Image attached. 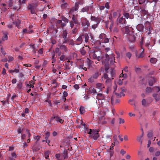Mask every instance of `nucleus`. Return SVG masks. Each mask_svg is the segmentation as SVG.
Returning a JSON list of instances; mask_svg holds the SVG:
<instances>
[{
	"mask_svg": "<svg viewBox=\"0 0 160 160\" xmlns=\"http://www.w3.org/2000/svg\"><path fill=\"white\" fill-rule=\"evenodd\" d=\"M50 132H48L45 133V141H47L48 140V138L50 136Z\"/></svg>",
	"mask_w": 160,
	"mask_h": 160,
	"instance_id": "nucleus-27",
	"label": "nucleus"
},
{
	"mask_svg": "<svg viewBox=\"0 0 160 160\" xmlns=\"http://www.w3.org/2000/svg\"><path fill=\"white\" fill-rule=\"evenodd\" d=\"M160 155V151H157L155 153V155L156 156H158Z\"/></svg>",
	"mask_w": 160,
	"mask_h": 160,
	"instance_id": "nucleus-63",
	"label": "nucleus"
},
{
	"mask_svg": "<svg viewBox=\"0 0 160 160\" xmlns=\"http://www.w3.org/2000/svg\"><path fill=\"white\" fill-rule=\"evenodd\" d=\"M60 118L57 116H54L53 117H52L51 118V120H50V122L51 123H52L53 120V119H55V120H56V121L57 122H58L59 119Z\"/></svg>",
	"mask_w": 160,
	"mask_h": 160,
	"instance_id": "nucleus-15",
	"label": "nucleus"
},
{
	"mask_svg": "<svg viewBox=\"0 0 160 160\" xmlns=\"http://www.w3.org/2000/svg\"><path fill=\"white\" fill-rule=\"evenodd\" d=\"M157 61V59L155 58H152L150 60V62H151L153 64L155 63Z\"/></svg>",
	"mask_w": 160,
	"mask_h": 160,
	"instance_id": "nucleus-29",
	"label": "nucleus"
},
{
	"mask_svg": "<svg viewBox=\"0 0 160 160\" xmlns=\"http://www.w3.org/2000/svg\"><path fill=\"white\" fill-rule=\"evenodd\" d=\"M98 53L100 54L99 52H96L95 53H92L90 54L89 55L92 58L94 59H97L98 61H100L102 58L100 56H98Z\"/></svg>",
	"mask_w": 160,
	"mask_h": 160,
	"instance_id": "nucleus-4",
	"label": "nucleus"
},
{
	"mask_svg": "<svg viewBox=\"0 0 160 160\" xmlns=\"http://www.w3.org/2000/svg\"><path fill=\"white\" fill-rule=\"evenodd\" d=\"M11 155L12 157L14 158H16L17 157V155L16 154L15 152H13L11 154Z\"/></svg>",
	"mask_w": 160,
	"mask_h": 160,
	"instance_id": "nucleus-56",
	"label": "nucleus"
},
{
	"mask_svg": "<svg viewBox=\"0 0 160 160\" xmlns=\"http://www.w3.org/2000/svg\"><path fill=\"white\" fill-rule=\"evenodd\" d=\"M152 91V89L151 88L147 87L146 89V92H151Z\"/></svg>",
	"mask_w": 160,
	"mask_h": 160,
	"instance_id": "nucleus-42",
	"label": "nucleus"
},
{
	"mask_svg": "<svg viewBox=\"0 0 160 160\" xmlns=\"http://www.w3.org/2000/svg\"><path fill=\"white\" fill-rule=\"evenodd\" d=\"M119 119L120 120L119 122V124H121L122 123H124L125 121L124 119H122L121 118H119Z\"/></svg>",
	"mask_w": 160,
	"mask_h": 160,
	"instance_id": "nucleus-43",
	"label": "nucleus"
},
{
	"mask_svg": "<svg viewBox=\"0 0 160 160\" xmlns=\"http://www.w3.org/2000/svg\"><path fill=\"white\" fill-rule=\"evenodd\" d=\"M153 136V132L152 131H150L147 134V136L148 138H150L152 137Z\"/></svg>",
	"mask_w": 160,
	"mask_h": 160,
	"instance_id": "nucleus-33",
	"label": "nucleus"
},
{
	"mask_svg": "<svg viewBox=\"0 0 160 160\" xmlns=\"http://www.w3.org/2000/svg\"><path fill=\"white\" fill-rule=\"evenodd\" d=\"M97 98L98 99H104V96L102 93H99L97 94Z\"/></svg>",
	"mask_w": 160,
	"mask_h": 160,
	"instance_id": "nucleus-14",
	"label": "nucleus"
},
{
	"mask_svg": "<svg viewBox=\"0 0 160 160\" xmlns=\"http://www.w3.org/2000/svg\"><path fill=\"white\" fill-rule=\"evenodd\" d=\"M87 132L90 136L94 140H96L99 136L98 133V131L89 129L88 130Z\"/></svg>",
	"mask_w": 160,
	"mask_h": 160,
	"instance_id": "nucleus-1",
	"label": "nucleus"
},
{
	"mask_svg": "<svg viewBox=\"0 0 160 160\" xmlns=\"http://www.w3.org/2000/svg\"><path fill=\"white\" fill-rule=\"evenodd\" d=\"M135 101H128V103L133 106L134 107V103Z\"/></svg>",
	"mask_w": 160,
	"mask_h": 160,
	"instance_id": "nucleus-32",
	"label": "nucleus"
},
{
	"mask_svg": "<svg viewBox=\"0 0 160 160\" xmlns=\"http://www.w3.org/2000/svg\"><path fill=\"white\" fill-rule=\"evenodd\" d=\"M92 9V7L89 6H86L82 8L81 11L82 12H87L89 10H91Z\"/></svg>",
	"mask_w": 160,
	"mask_h": 160,
	"instance_id": "nucleus-11",
	"label": "nucleus"
},
{
	"mask_svg": "<svg viewBox=\"0 0 160 160\" xmlns=\"http://www.w3.org/2000/svg\"><path fill=\"white\" fill-rule=\"evenodd\" d=\"M117 136L116 135H114L113 136L114 142H116V144H118V142L117 140Z\"/></svg>",
	"mask_w": 160,
	"mask_h": 160,
	"instance_id": "nucleus-31",
	"label": "nucleus"
},
{
	"mask_svg": "<svg viewBox=\"0 0 160 160\" xmlns=\"http://www.w3.org/2000/svg\"><path fill=\"white\" fill-rule=\"evenodd\" d=\"M106 59L104 61L102 62V64H104V65L107 66L108 65V63L109 60V56L108 55H106Z\"/></svg>",
	"mask_w": 160,
	"mask_h": 160,
	"instance_id": "nucleus-10",
	"label": "nucleus"
},
{
	"mask_svg": "<svg viewBox=\"0 0 160 160\" xmlns=\"http://www.w3.org/2000/svg\"><path fill=\"white\" fill-rule=\"evenodd\" d=\"M123 20V18H121L119 19L118 20V22L121 23L122 22Z\"/></svg>",
	"mask_w": 160,
	"mask_h": 160,
	"instance_id": "nucleus-64",
	"label": "nucleus"
},
{
	"mask_svg": "<svg viewBox=\"0 0 160 160\" xmlns=\"http://www.w3.org/2000/svg\"><path fill=\"white\" fill-rule=\"evenodd\" d=\"M32 32V31H28L27 29H24L22 31V33L23 34L24 33H31Z\"/></svg>",
	"mask_w": 160,
	"mask_h": 160,
	"instance_id": "nucleus-28",
	"label": "nucleus"
},
{
	"mask_svg": "<svg viewBox=\"0 0 160 160\" xmlns=\"http://www.w3.org/2000/svg\"><path fill=\"white\" fill-rule=\"evenodd\" d=\"M67 34V32L66 31H63V38H66Z\"/></svg>",
	"mask_w": 160,
	"mask_h": 160,
	"instance_id": "nucleus-58",
	"label": "nucleus"
},
{
	"mask_svg": "<svg viewBox=\"0 0 160 160\" xmlns=\"http://www.w3.org/2000/svg\"><path fill=\"white\" fill-rule=\"evenodd\" d=\"M144 49L143 48H142L139 51V53H140V54L139 56V57H142L143 55V52H144Z\"/></svg>",
	"mask_w": 160,
	"mask_h": 160,
	"instance_id": "nucleus-26",
	"label": "nucleus"
},
{
	"mask_svg": "<svg viewBox=\"0 0 160 160\" xmlns=\"http://www.w3.org/2000/svg\"><path fill=\"white\" fill-rule=\"evenodd\" d=\"M126 57L128 58L129 59H130L131 56L132 54L130 52H128L126 54Z\"/></svg>",
	"mask_w": 160,
	"mask_h": 160,
	"instance_id": "nucleus-40",
	"label": "nucleus"
},
{
	"mask_svg": "<svg viewBox=\"0 0 160 160\" xmlns=\"http://www.w3.org/2000/svg\"><path fill=\"white\" fill-rule=\"evenodd\" d=\"M123 80V79H119L118 80V84L119 85H121L122 84V81Z\"/></svg>",
	"mask_w": 160,
	"mask_h": 160,
	"instance_id": "nucleus-57",
	"label": "nucleus"
},
{
	"mask_svg": "<svg viewBox=\"0 0 160 160\" xmlns=\"http://www.w3.org/2000/svg\"><path fill=\"white\" fill-rule=\"evenodd\" d=\"M83 36L82 35V36H79L78 38L76 40V43L77 45H79L82 42V37Z\"/></svg>",
	"mask_w": 160,
	"mask_h": 160,
	"instance_id": "nucleus-12",
	"label": "nucleus"
},
{
	"mask_svg": "<svg viewBox=\"0 0 160 160\" xmlns=\"http://www.w3.org/2000/svg\"><path fill=\"white\" fill-rule=\"evenodd\" d=\"M153 90L157 92L156 93H154L153 94L152 96L156 100L160 99V89L158 87H155L153 88Z\"/></svg>",
	"mask_w": 160,
	"mask_h": 160,
	"instance_id": "nucleus-3",
	"label": "nucleus"
},
{
	"mask_svg": "<svg viewBox=\"0 0 160 160\" xmlns=\"http://www.w3.org/2000/svg\"><path fill=\"white\" fill-rule=\"evenodd\" d=\"M81 53L82 55H84L86 53V52L84 50L82 49L81 50Z\"/></svg>",
	"mask_w": 160,
	"mask_h": 160,
	"instance_id": "nucleus-60",
	"label": "nucleus"
},
{
	"mask_svg": "<svg viewBox=\"0 0 160 160\" xmlns=\"http://www.w3.org/2000/svg\"><path fill=\"white\" fill-rule=\"evenodd\" d=\"M96 87L97 88L99 89L100 90H102L105 88L104 85L101 83H97L96 84Z\"/></svg>",
	"mask_w": 160,
	"mask_h": 160,
	"instance_id": "nucleus-8",
	"label": "nucleus"
},
{
	"mask_svg": "<svg viewBox=\"0 0 160 160\" xmlns=\"http://www.w3.org/2000/svg\"><path fill=\"white\" fill-rule=\"evenodd\" d=\"M91 20L92 21H96L98 23H99L100 20L98 18H96L95 17L91 16Z\"/></svg>",
	"mask_w": 160,
	"mask_h": 160,
	"instance_id": "nucleus-18",
	"label": "nucleus"
},
{
	"mask_svg": "<svg viewBox=\"0 0 160 160\" xmlns=\"http://www.w3.org/2000/svg\"><path fill=\"white\" fill-rule=\"evenodd\" d=\"M59 49L58 48H57L55 49V52L56 53H58V55L60 56L61 55V52H59Z\"/></svg>",
	"mask_w": 160,
	"mask_h": 160,
	"instance_id": "nucleus-49",
	"label": "nucleus"
},
{
	"mask_svg": "<svg viewBox=\"0 0 160 160\" xmlns=\"http://www.w3.org/2000/svg\"><path fill=\"white\" fill-rule=\"evenodd\" d=\"M68 95V93L67 92H63V97L64 98L65 100H66V97H67Z\"/></svg>",
	"mask_w": 160,
	"mask_h": 160,
	"instance_id": "nucleus-52",
	"label": "nucleus"
},
{
	"mask_svg": "<svg viewBox=\"0 0 160 160\" xmlns=\"http://www.w3.org/2000/svg\"><path fill=\"white\" fill-rule=\"evenodd\" d=\"M8 33L7 32L4 33V36L2 37V40L3 41L7 40L8 39Z\"/></svg>",
	"mask_w": 160,
	"mask_h": 160,
	"instance_id": "nucleus-19",
	"label": "nucleus"
},
{
	"mask_svg": "<svg viewBox=\"0 0 160 160\" xmlns=\"http://www.w3.org/2000/svg\"><path fill=\"white\" fill-rule=\"evenodd\" d=\"M129 26H126V27H125V33L127 34H128L129 33V31H130V30L129 29V28H131V27H129Z\"/></svg>",
	"mask_w": 160,
	"mask_h": 160,
	"instance_id": "nucleus-17",
	"label": "nucleus"
},
{
	"mask_svg": "<svg viewBox=\"0 0 160 160\" xmlns=\"http://www.w3.org/2000/svg\"><path fill=\"white\" fill-rule=\"evenodd\" d=\"M111 104L112 105H114L116 103H119V101H111Z\"/></svg>",
	"mask_w": 160,
	"mask_h": 160,
	"instance_id": "nucleus-41",
	"label": "nucleus"
},
{
	"mask_svg": "<svg viewBox=\"0 0 160 160\" xmlns=\"http://www.w3.org/2000/svg\"><path fill=\"white\" fill-rule=\"evenodd\" d=\"M99 23H98V22H97V23L95 24H94L93 25H92V28L95 29L97 27V25Z\"/></svg>",
	"mask_w": 160,
	"mask_h": 160,
	"instance_id": "nucleus-47",
	"label": "nucleus"
},
{
	"mask_svg": "<svg viewBox=\"0 0 160 160\" xmlns=\"http://www.w3.org/2000/svg\"><path fill=\"white\" fill-rule=\"evenodd\" d=\"M100 101H101V107H106L109 105V101H96V103L98 104L100 103Z\"/></svg>",
	"mask_w": 160,
	"mask_h": 160,
	"instance_id": "nucleus-5",
	"label": "nucleus"
},
{
	"mask_svg": "<svg viewBox=\"0 0 160 160\" xmlns=\"http://www.w3.org/2000/svg\"><path fill=\"white\" fill-rule=\"evenodd\" d=\"M110 59V62L111 63L113 64V62H115V58L113 55L111 56Z\"/></svg>",
	"mask_w": 160,
	"mask_h": 160,
	"instance_id": "nucleus-25",
	"label": "nucleus"
},
{
	"mask_svg": "<svg viewBox=\"0 0 160 160\" xmlns=\"http://www.w3.org/2000/svg\"><path fill=\"white\" fill-rule=\"evenodd\" d=\"M141 103V102H139L138 101L135 102L134 106L135 109H136L137 107H138L140 105Z\"/></svg>",
	"mask_w": 160,
	"mask_h": 160,
	"instance_id": "nucleus-21",
	"label": "nucleus"
},
{
	"mask_svg": "<svg viewBox=\"0 0 160 160\" xmlns=\"http://www.w3.org/2000/svg\"><path fill=\"white\" fill-rule=\"evenodd\" d=\"M126 153V152L125 151H124L123 149H122L120 151V153L122 155H123Z\"/></svg>",
	"mask_w": 160,
	"mask_h": 160,
	"instance_id": "nucleus-54",
	"label": "nucleus"
},
{
	"mask_svg": "<svg viewBox=\"0 0 160 160\" xmlns=\"http://www.w3.org/2000/svg\"><path fill=\"white\" fill-rule=\"evenodd\" d=\"M9 62L12 61L13 60V58L12 56H9L8 57Z\"/></svg>",
	"mask_w": 160,
	"mask_h": 160,
	"instance_id": "nucleus-51",
	"label": "nucleus"
},
{
	"mask_svg": "<svg viewBox=\"0 0 160 160\" xmlns=\"http://www.w3.org/2000/svg\"><path fill=\"white\" fill-rule=\"evenodd\" d=\"M100 39L99 44L101 42L107 43L109 42V39L106 38V35L104 33H102L100 34L99 37Z\"/></svg>",
	"mask_w": 160,
	"mask_h": 160,
	"instance_id": "nucleus-2",
	"label": "nucleus"
},
{
	"mask_svg": "<svg viewBox=\"0 0 160 160\" xmlns=\"http://www.w3.org/2000/svg\"><path fill=\"white\" fill-rule=\"evenodd\" d=\"M95 79L92 76L88 79V82H94V80Z\"/></svg>",
	"mask_w": 160,
	"mask_h": 160,
	"instance_id": "nucleus-36",
	"label": "nucleus"
},
{
	"mask_svg": "<svg viewBox=\"0 0 160 160\" xmlns=\"http://www.w3.org/2000/svg\"><path fill=\"white\" fill-rule=\"evenodd\" d=\"M123 71H124L125 72H127L128 71V67H126L123 69V70H122V73L120 74V77H123L124 78H125L127 77V75L126 73H123Z\"/></svg>",
	"mask_w": 160,
	"mask_h": 160,
	"instance_id": "nucleus-9",
	"label": "nucleus"
},
{
	"mask_svg": "<svg viewBox=\"0 0 160 160\" xmlns=\"http://www.w3.org/2000/svg\"><path fill=\"white\" fill-rule=\"evenodd\" d=\"M50 153V152L49 151H47L45 152L44 156L46 159H49V155Z\"/></svg>",
	"mask_w": 160,
	"mask_h": 160,
	"instance_id": "nucleus-20",
	"label": "nucleus"
},
{
	"mask_svg": "<svg viewBox=\"0 0 160 160\" xmlns=\"http://www.w3.org/2000/svg\"><path fill=\"white\" fill-rule=\"evenodd\" d=\"M82 25L84 27L85 29H87L90 24L86 19H84L82 22Z\"/></svg>",
	"mask_w": 160,
	"mask_h": 160,
	"instance_id": "nucleus-6",
	"label": "nucleus"
},
{
	"mask_svg": "<svg viewBox=\"0 0 160 160\" xmlns=\"http://www.w3.org/2000/svg\"><path fill=\"white\" fill-rule=\"evenodd\" d=\"M141 102L143 106L147 107L151 103V101H142Z\"/></svg>",
	"mask_w": 160,
	"mask_h": 160,
	"instance_id": "nucleus-7",
	"label": "nucleus"
},
{
	"mask_svg": "<svg viewBox=\"0 0 160 160\" xmlns=\"http://www.w3.org/2000/svg\"><path fill=\"white\" fill-rule=\"evenodd\" d=\"M62 20L65 22V23H67L68 22V20L65 18H62Z\"/></svg>",
	"mask_w": 160,
	"mask_h": 160,
	"instance_id": "nucleus-50",
	"label": "nucleus"
},
{
	"mask_svg": "<svg viewBox=\"0 0 160 160\" xmlns=\"http://www.w3.org/2000/svg\"><path fill=\"white\" fill-rule=\"evenodd\" d=\"M156 80L153 77H151L149 81V84L150 86H152L153 84L155 83Z\"/></svg>",
	"mask_w": 160,
	"mask_h": 160,
	"instance_id": "nucleus-13",
	"label": "nucleus"
},
{
	"mask_svg": "<svg viewBox=\"0 0 160 160\" xmlns=\"http://www.w3.org/2000/svg\"><path fill=\"white\" fill-rule=\"evenodd\" d=\"M63 157H64V159H65L66 158H68V151H67V150L65 149L64 150L63 152Z\"/></svg>",
	"mask_w": 160,
	"mask_h": 160,
	"instance_id": "nucleus-24",
	"label": "nucleus"
},
{
	"mask_svg": "<svg viewBox=\"0 0 160 160\" xmlns=\"http://www.w3.org/2000/svg\"><path fill=\"white\" fill-rule=\"evenodd\" d=\"M74 87L76 89H78L79 88V86L78 84H75L74 86Z\"/></svg>",
	"mask_w": 160,
	"mask_h": 160,
	"instance_id": "nucleus-62",
	"label": "nucleus"
},
{
	"mask_svg": "<svg viewBox=\"0 0 160 160\" xmlns=\"http://www.w3.org/2000/svg\"><path fill=\"white\" fill-rule=\"evenodd\" d=\"M19 72V70L18 69H15L14 70H10L9 72L11 73H13L14 72H15L16 73H18Z\"/></svg>",
	"mask_w": 160,
	"mask_h": 160,
	"instance_id": "nucleus-35",
	"label": "nucleus"
},
{
	"mask_svg": "<svg viewBox=\"0 0 160 160\" xmlns=\"http://www.w3.org/2000/svg\"><path fill=\"white\" fill-rule=\"evenodd\" d=\"M40 137V136L38 135L35 137V139H36L37 141H38L39 140Z\"/></svg>",
	"mask_w": 160,
	"mask_h": 160,
	"instance_id": "nucleus-55",
	"label": "nucleus"
},
{
	"mask_svg": "<svg viewBox=\"0 0 160 160\" xmlns=\"http://www.w3.org/2000/svg\"><path fill=\"white\" fill-rule=\"evenodd\" d=\"M65 56L64 55H62L60 58V59L61 61H64Z\"/></svg>",
	"mask_w": 160,
	"mask_h": 160,
	"instance_id": "nucleus-61",
	"label": "nucleus"
},
{
	"mask_svg": "<svg viewBox=\"0 0 160 160\" xmlns=\"http://www.w3.org/2000/svg\"><path fill=\"white\" fill-rule=\"evenodd\" d=\"M32 101H29L28 103H26V106L27 107H29L32 104Z\"/></svg>",
	"mask_w": 160,
	"mask_h": 160,
	"instance_id": "nucleus-37",
	"label": "nucleus"
},
{
	"mask_svg": "<svg viewBox=\"0 0 160 160\" xmlns=\"http://www.w3.org/2000/svg\"><path fill=\"white\" fill-rule=\"evenodd\" d=\"M142 137L140 136L137 137V140L138 141L140 142L141 144L142 143V140H141Z\"/></svg>",
	"mask_w": 160,
	"mask_h": 160,
	"instance_id": "nucleus-34",
	"label": "nucleus"
},
{
	"mask_svg": "<svg viewBox=\"0 0 160 160\" xmlns=\"http://www.w3.org/2000/svg\"><path fill=\"white\" fill-rule=\"evenodd\" d=\"M108 75L107 74H104L103 75V77L102 78V81H103V78L104 79L108 78Z\"/></svg>",
	"mask_w": 160,
	"mask_h": 160,
	"instance_id": "nucleus-45",
	"label": "nucleus"
},
{
	"mask_svg": "<svg viewBox=\"0 0 160 160\" xmlns=\"http://www.w3.org/2000/svg\"><path fill=\"white\" fill-rule=\"evenodd\" d=\"M124 17L127 19L129 17L128 13H125L124 14Z\"/></svg>",
	"mask_w": 160,
	"mask_h": 160,
	"instance_id": "nucleus-53",
	"label": "nucleus"
},
{
	"mask_svg": "<svg viewBox=\"0 0 160 160\" xmlns=\"http://www.w3.org/2000/svg\"><path fill=\"white\" fill-rule=\"evenodd\" d=\"M3 105L5 106L8 104V101H1L0 102Z\"/></svg>",
	"mask_w": 160,
	"mask_h": 160,
	"instance_id": "nucleus-30",
	"label": "nucleus"
},
{
	"mask_svg": "<svg viewBox=\"0 0 160 160\" xmlns=\"http://www.w3.org/2000/svg\"><path fill=\"white\" fill-rule=\"evenodd\" d=\"M85 41L86 42H87L88 41L89 37L88 35H86L85 36Z\"/></svg>",
	"mask_w": 160,
	"mask_h": 160,
	"instance_id": "nucleus-46",
	"label": "nucleus"
},
{
	"mask_svg": "<svg viewBox=\"0 0 160 160\" xmlns=\"http://www.w3.org/2000/svg\"><path fill=\"white\" fill-rule=\"evenodd\" d=\"M100 75L98 72H95L94 74L92 76L93 78L94 79H97L98 78V77Z\"/></svg>",
	"mask_w": 160,
	"mask_h": 160,
	"instance_id": "nucleus-16",
	"label": "nucleus"
},
{
	"mask_svg": "<svg viewBox=\"0 0 160 160\" xmlns=\"http://www.w3.org/2000/svg\"><path fill=\"white\" fill-rule=\"evenodd\" d=\"M111 80L112 79H111L110 78H108L106 80L105 82L107 84L110 83H111Z\"/></svg>",
	"mask_w": 160,
	"mask_h": 160,
	"instance_id": "nucleus-48",
	"label": "nucleus"
},
{
	"mask_svg": "<svg viewBox=\"0 0 160 160\" xmlns=\"http://www.w3.org/2000/svg\"><path fill=\"white\" fill-rule=\"evenodd\" d=\"M109 152L110 153V157H111L113 155V153H114L113 151H111V150L109 151Z\"/></svg>",
	"mask_w": 160,
	"mask_h": 160,
	"instance_id": "nucleus-59",
	"label": "nucleus"
},
{
	"mask_svg": "<svg viewBox=\"0 0 160 160\" xmlns=\"http://www.w3.org/2000/svg\"><path fill=\"white\" fill-rule=\"evenodd\" d=\"M79 110L81 114H82L84 113L85 112L84 107L82 106L80 107Z\"/></svg>",
	"mask_w": 160,
	"mask_h": 160,
	"instance_id": "nucleus-23",
	"label": "nucleus"
},
{
	"mask_svg": "<svg viewBox=\"0 0 160 160\" xmlns=\"http://www.w3.org/2000/svg\"><path fill=\"white\" fill-rule=\"evenodd\" d=\"M32 82H29L28 84H27V85L29 86L30 88H34V86L32 83Z\"/></svg>",
	"mask_w": 160,
	"mask_h": 160,
	"instance_id": "nucleus-39",
	"label": "nucleus"
},
{
	"mask_svg": "<svg viewBox=\"0 0 160 160\" xmlns=\"http://www.w3.org/2000/svg\"><path fill=\"white\" fill-rule=\"evenodd\" d=\"M112 137L111 135H107L105 136L106 138L107 139L108 141H109L111 140V137Z\"/></svg>",
	"mask_w": 160,
	"mask_h": 160,
	"instance_id": "nucleus-38",
	"label": "nucleus"
},
{
	"mask_svg": "<svg viewBox=\"0 0 160 160\" xmlns=\"http://www.w3.org/2000/svg\"><path fill=\"white\" fill-rule=\"evenodd\" d=\"M55 157L56 158H57L58 160H60L59 159L60 157V154H56L55 155Z\"/></svg>",
	"mask_w": 160,
	"mask_h": 160,
	"instance_id": "nucleus-44",
	"label": "nucleus"
},
{
	"mask_svg": "<svg viewBox=\"0 0 160 160\" xmlns=\"http://www.w3.org/2000/svg\"><path fill=\"white\" fill-rule=\"evenodd\" d=\"M89 91L91 93L93 94H96L97 93V91L94 88H91L89 89Z\"/></svg>",
	"mask_w": 160,
	"mask_h": 160,
	"instance_id": "nucleus-22",
	"label": "nucleus"
}]
</instances>
